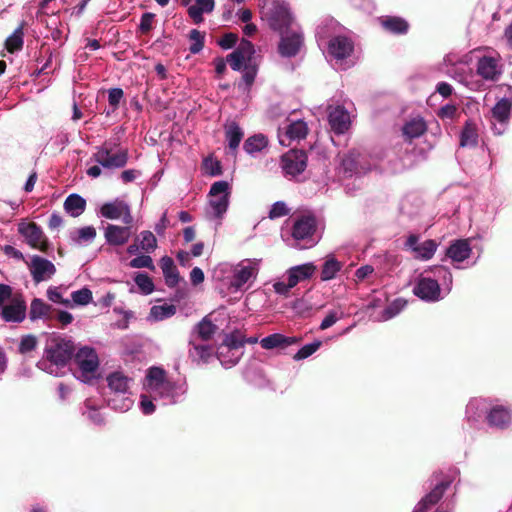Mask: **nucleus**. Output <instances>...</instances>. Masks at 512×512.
<instances>
[{
    "label": "nucleus",
    "mask_w": 512,
    "mask_h": 512,
    "mask_svg": "<svg viewBox=\"0 0 512 512\" xmlns=\"http://www.w3.org/2000/svg\"><path fill=\"white\" fill-rule=\"evenodd\" d=\"M461 62L460 57L455 54H448L444 57V63L454 67L448 69L447 73L471 91H482L491 87L501 80L505 72L504 60L494 50H488L476 57L475 74L463 69L459 70L456 65Z\"/></svg>",
    "instance_id": "f257e3e1"
},
{
    "label": "nucleus",
    "mask_w": 512,
    "mask_h": 512,
    "mask_svg": "<svg viewBox=\"0 0 512 512\" xmlns=\"http://www.w3.org/2000/svg\"><path fill=\"white\" fill-rule=\"evenodd\" d=\"M144 392L140 397V409L150 415L155 411V403L173 405L181 402L187 393L184 380H173L161 367H150L143 382Z\"/></svg>",
    "instance_id": "f03ea898"
},
{
    "label": "nucleus",
    "mask_w": 512,
    "mask_h": 512,
    "mask_svg": "<svg viewBox=\"0 0 512 512\" xmlns=\"http://www.w3.org/2000/svg\"><path fill=\"white\" fill-rule=\"evenodd\" d=\"M452 283L453 277L449 268L433 266L417 277L413 294L428 303L438 302L450 293Z\"/></svg>",
    "instance_id": "7ed1b4c3"
},
{
    "label": "nucleus",
    "mask_w": 512,
    "mask_h": 512,
    "mask_svg": "<svg viewBox=\"0 0 512 512\" xmlns=\"http://www.w3.org/2000/svg\"><path fill=\"white\" fill-rule=\"evenodd\" d=\"M259 262L257 259H244L237 264L220 263L213 271V278L232 292L244 291L257 278Z\"/></svg>",
    "instance_id": "20e7f679"
},
{
    "label": "nucleus",
    "mask_w": 512,
    "mask_h": 512,
    "mask_svg": "<svg viewBox=\"0 0 512 512\" xmlns=\"http://www.w3.org/2000/svg\"><path fill=\"white\" fill-rule=\"evenodd\" d=\"M74 350L71 340L51 335L47 338L43 357L38 361L37 367L50 375L61 377L66 372Z\"/></svg>",
    "instance_id": "39448f33"
},
{
    "label": "nucleus",
    "mask_w": 512,
    "mask_h": 512,
    "mask_svg": "<svg viewBox=\"0 0 512 512\" xmlns=\"http://www.w3.org/2000/svg\"><path fill=\"white\" fill-rule=\"evenodd\" d=\"M324 54L327 60L336 68L345 70L352 64L348 59L354 51V42L345 34L334 37L324 46Z\"/></svg>",
    "instance_id": "423d86ee"
},
{
    "label": "nucleus",
    "mask_w": 512,
    "mask_h": 512,
    "mask_svg": "<svg viewBox=\"0 0 512 512\" xmlns=\"http://www.w3.org/2000/svg\"><path fill=\"white\" fill-rule=\"evenodd\" d=\"M231 187L227 181L221 180L212 184L208 194L206 217L218 223L226 214L230 203Z\"/></svg>",
    "instance_id": "0eeeda50"
},
{
    "label": "nucleus",
    "mask_w": 512,
    "mask_h": 512,
    "mask_svg": "<svg viewBox=\"0 0 512 512\" xmlns=\"http://www.w3.org/2000/svg\"><path fill=\"white\" fill-rule=\"evenodd\" d=\"M112 150V145L105 142L103 145L96 147V151L93 153L91 160L108 170L124 167L128 162L127 150L119 149L115 153H113Z\"/></svg>",
    "instance_id": "6e6552de"
},
{
    "label": "nucleus",
    "mask_w": 512,
    "mask_h": 512,
    "mask_svg": "<svg viewBox=\"0 0 512 512\" xmlns=\"http://www.w3.org/2000/svg\"><path fill=\"white\" fill-rule=\"evenodd\" d=\"M316 229V220L313 216H302L298 218L292 230L293 239L296 241L295 247L307 249L313 247L317 240L314 238Z\"/></svg>",
    "instance_id": "1a4fd4ad"
},
{
    "label": "nucleus",
    "mask_w": 512,
    "mask_h": 512,
    "mask_svg": "<svg viewBox=\"0 0 512 512\" xmlns=\"http://www.w3.org/2000/svg\"><path fill=\"white\" fill-rule=\"evenodd\" d=\"M371 169V165L366 162V156L359 151L351 150L345 154L338 167V173L345 178L359 176Z\"/></svg>",
    "instance_id": "9d476101"
},
{
    "label": "nucleus",
    "mask_w": 512,
    "mask_h": 512,
    "mask_svg": "<svg viewBox=\"0 0 512 512\" xmlns=\"http://www.w3.org/2000/svg\"><path fill=\"white\" fill-rule=\"evenodd\" d=\"M244 344L245 341L235 335L226 337L217 353V358L224 368H231L239 362Z\"/></svg>",
    "instance_id": "9b49d317"
},
{
    "label": "nucleus",
    "mask_w": 512,
    "mask_h": 512,
    "mask_svg": "<svg viewBox=\"0 0 512 512\" xmlns=\"http://www.w3.org/2000/svg\"><path fill=\"white\" fill-rule=\"evenodd\" d=\"M512 100L501 98L491 109V124L495 134L501 135L507 129L510 122Z\"/></svg>",
    "instance_id": "f8f14e48"
},
{
    "label": "nucleus",
    "mask_w": 512,
    "mask_h": 512,
    "mask_svg": "<svg viewBox=\"0 0 512 512\" xmlns=\"http://www.w3.org/2000/svg\"><path fill=\"white\" fill-rule=\"evenodd\" d=\"M18 232L25 238L30 247L42 252L48 250V240L42 229L36 223L22 221L18 224Z\"/></svg>",
    "instance_id": "ddd939ff"
},
{
    "label": "nucleus",
    "mask_w": 512,
    "mask_h": 512,
    "mask_svg": "<svg viewBox=\"0 0 512 512\" xmlns=\"http://www.w3.org/2000/svg\"><path fill=\"white\" fill-rule=\"evenodd\" d=\"M26 316L27 306L21 294H15L13 299L0 308V317L7 323H21Z\"/></svg>",
    "instance_id": "4468645a"
},
{
    "label": "nucleus",
    "mask_w": 512,
    "mask_h": 512,
    "mask_svg": "<svg viewBox=\"0 0 512 512\" xmlns=\"http://www.w3.org/2000/svg\"><path fill=\"white\" fill-rule=\"evenodd\" d=\"M32 279L35 283L50 280L56 273L55 265L48 259L33 255L26 262Z\"/></svg>",
    "instance_id": "2eb2a0df"
},
{
    "label": "nucleus",
    "mask_w": 512,
    "mask_h": 512,
    "mask_svg": "<svg viewBox=\"0 0 512 512\" xmlns=\"http://www.w3.org/2000/svg\"><path fill=\"white\" fill-rule=\"evenodd\" d=\"M99 215L110 220L121 219L125 225H130L133 222L130 206L120 199L104 203L100 207Z\"/></svg>",
    "instance_id": "dca6fc26"
},
{
    "label": "nucleus",
    "mask_w": 512,
    "mask_h": 512,
    "mask_svg": "<svg viewBox=\"0 0 512 512\" xmlns=\"http://www.w3.org/2000/svg\"><path fill=\"white\" fill-rule=\"evenodd\" d=\"M75 362L80 369L83 381L90 379L99 365L98 356L90 347L80 348L75 354Z\"/></svg>",
    "instance_id": "f3484780"
},
{
    "label": "nucleus",
    "mask_w": 512,
    "mask_h": 512,
    "mask_svg": "<svg viewBox=\"0 0 512 512\" xmlns=\"http://www.w3.org/2000/svg\"><path fill=\"white\" fill-rule=\"evenodd\" d=\"M405 247L411 250L416 259L427 261L434 256L438 248V244L432 239L419 242V237L415 234H411L406 239Z\"/></svg>",
    "instance_id": "a211bd4d"
},
{
    "label": "nucleus",
    "mask_w": 512,
    "mask_h": 512,
    "mask_svg": "<svg viewBox=\"0 0 512 512\" xmlns=\"http://www.w3.org/2000/svg\"><path fill=\"white\" fill-rule=\"evenodd\" d=\"M254 54V45L242 39L238 47L227 56V61L234 71H240L245 63H252Z\"/></svg>",
    "instance_id": "6ab92c4d"
},
{
    "label": "nucleus",
    "mask_w": 512,
    "mask_h": 512,
    "mask_svg": "<svg viewBox=\"0 0 512 512\" xmlns=\"http://www.w3.org/2000/svg\"><path fill=\"white\" fill-rule=\"evenodd\" d=\"M281 162L284 173L295 177L305 170L307 156L303 151L291 150L282 156Z\"/></svg>",
    "instance_id": "aec40b11"
},
{
    "label": "nucleus",
    "mask_w": 512,
    "mask_h": 512,
    "mask_svg": "<svg viewBox=\"0 0 512 512\" xmlns=\"http://www.w3.org/2000/svg\"><path fill=\"white\" fill-rule=\"evenodd\" d=\"M512 422L511 410L500 404L498 400H494L491 403L490 411L487 415V423L491 427L505 429Z\"/></svg>",
    "instance_id": "412c9836"
},
{
    "label": "nucleus",
    "mask_w": 512,
    "mask_h": 512,
    "mask_svg": "<svg viewBox=\"0 0 512 512\" xmlns=\"http://www.w3.org/2000/svg\"><path fill=\"white\" fill-rule=\"evenodd\" d=\"M345 31L344 27L341 26L334 19H326L322 21L316 28L315 37L318 43V46L324 50V46L327 45V42H330L334 37H338Z\"/></svg>",
    "instance_id": "4be33fe9"
},
{
    "label": "nucleus",
    "mask_w": 512,
    "mask_h": 512,
    "mask_svg": "<svg viewBox=\"0 0 512 512\" xmlns=\"http://www.w3.org/2000/svg\"><path fill=\"white\" fill-rule=\"evenodd\" d=\"M492 401L493 399L489 398H472L466 406L467 420L473 424L480 422L484 417L487 420Z\"/></svg>",
    "instance_id": "5701e85b"
},
{
    "label": "nucleus",
    "mask_w": 512,
    "mask_h": 512,
    "mask_svg": "<svg viewBox=\"0 0 512 512\" xmlns=\"http://www.w3.org/2000/svg\"><path fill=\"white\" fill-rule=\"evenodd\" d=\"M284 133L279 129L278 138L283 146H288L290 141H299L304 139L308 133L307 123L303 120H293L285 128Z\"/></svg>",
    "instance_id": "b1692460"
},
{
    "label": "nucleus",
    "mask_w": 512,
    "mask_h": 512,
    "mask_svg": "<svg viewBox=\"0 0 512 512\" xmlns=\"http://www.w3.org/2000/svg\"><path fill=\"white\" fill-rule=\"evenodd\" d=\"M317 271V266L313 262L290 267L286 271V277L289 279L290 287H295L298 283L311 279Z\"/></svg>",
    "instance_id": "393cba45"
},
{
    "label": "nucleus",
    "mask_w": 512,
    "mask_h": 512,
    "mask_svg": "<svg viewBox=\"0 0 512 512\" xmlns=\"http://www.w3.org/2000/svg\"><path fill=\"white\" fill-rule=\"evenodd\" d=\"M131 236L129 225L119 226L108 224L104 229V238L108 245L123 246L126 244Z\"/></svg>",
    "instance_id": "a878e982"
},
{
    "label": "nucleus",
    "mask_w": 512,
    "mask_h": 512,
    "mask_svg": "<svg viewBox=\"0 0 512 512\" xmlns=\"http://www.w3.org/2000/svg\"><path fill=\"white\" fill-rule=\"evenodd\" d=\"M303 36L300 32H287L281 37L279 52L284 57L295 56L302 46Z\"/></svg>",
    "instance_id": "bb28decb"
},
{
    "label": "nucleus",
    "mask_w": 512,
    "mask_h": 512,
    "mask_svg": "<svg viewBox=\"0 0 512 512\" xmlns=\"http://www.w3.org/2000/svg\"><path fill=\"white\" fill-rule=\"evenodd\" d=\"M328 120L331 129L337 134L345 133L351 123L348 111L342 106L332 108L329 112Z\"/></svg>",
    "instance_id": "cd10ccee"
},
{
    "label": "nucleus",
    "mask_w": 512,
    "mask_h": 512,
    "mask_svg": "<svg viewBox=\"0 0 512 512\" xmlns=\"http://www.w3.org/2000/svg\"><path fill=\"white\" fill-rule=\"evenodd\" d=\"M449 484L450 483L448 481H441L436 484L434 489L418 502L413 512H425L432 505L436 504L442 498Z\"/></svg>",
    "instance_id": "c85d7f7f"
},
{
    "label": "nucleus",
    "mask_w": 512,
    "mask_h": 512,
    "mask_svg": "<svg viewBox=\"0 0 512 512\" xmlns=\"http://www.w3.org/2000/svg\"><path fill=\"white\" fill-rule=\"evenodd\" d=\"M472 252L468 239L456 240L447 249V256L454 263H461L470 257Z\"/></svg>",
    "instance_id": "c756f323"
},
{
    "label": "nucleus",
    "mask_w": 512,
    "mask_h": 512,
    "mask_svg": "<svg viewBox=\"0 0 512 512\" xmlns=\"http://www.w3.org/2000/svg\"><path fill=\"white\" fill-rule=\"evenodd\" d=\"M225 138L228 143V149L230 153L235 156L239 148L240 142L244 137V131L235 122L231 121L225 124Z\"/></svg>",
    "instance_id": "7c9ffc66"
},
{
    "label": "nucleus",
    "mask_w": 512,
    "mask_h": 512,
    "mask_svg": "<svg viewBox=\"0 0 512 512\" xmlns=\"http://www.w3.org/2000/svg\"><path fill=\"white\" fill-rule=\"evenodd\" d=\"M108 387L113 394H131L130 387L132 379L122 372H114L107 377Z\"/></svg>",
    "instance_id": "2f4dec72"
},
{
    "label": "nucleus",
    "mask_w": 512,
    "mask_h": 512,
    "mask_svg": "<svg viewBox=\"0 0 512 512\" xmlns=\"http://www.w3.org/2000/svg\"><path fill=\"white\" fill-rule=\"evenodd\" d=\"M299 341L300 338L298 337H290L280 333H275L261 339L260 344L262 348L271 350L278 347H288L297 344Z\"/></svg>",
    "instance_id": "473e14b6"
},
{
    "label": "nucleus",
    "mask_w": 512,
    "mask_h": 512,
    "mask_svg": "<svg viewBox=\"0 0 512 512\" xmlns=\"http://www.w3.org/2000/svg\"><path fill=\"white\" fill-rule=\"evenodd\" d=\"M426 130L427 124L420 116L410 118L402 127L403 136L409 140L419 138Z\"/></svg>",
    "instance_id": "72a5a7b5"
},
{
    "label": "nucleus",
    "mask_w": 512,
    "mask_h": 512,
    "mask_svg": "<svg viewBox=\"0 0 512 512\" xmlns=\"http://www.w3.org/2000/svg\"><path fill=\"white\" fill-rule=\"evenodd\" d=\"M216 331V325L208 317H204L193 329L190 340L209 341Z\"/></svg>",
    "instance_id": "f704fd0d"
},
{
    "label": "nucleus",
    "mask_w": 512,
    "mask_h": 512,
    "mask_svg": "<svg viewBox=\"0 0 512 512\" xmlns=\"http://www.w3.org/2000/svg\"><path fill=\"white\" fill-rule=\"evenodd\" d=\"M203 341L190 340L189 354L193 361L197 363H207L213 355V348Z\"/></svg>",
    "instance_id": "c9c22d12"
},
{
    "label": "nucleus",
    "mask_w": 512,
    "mask_h": 512,
    "mask_svg": "<svg viewBox=\"0 0 512 512\" xmlns=\"http://www.w3.org/2000/svg\"><path fill=\"white\" fill-rule=\"evenodd\" d=\"M267 147L268 139L261 133L248 137L243 144L244 151L252 157H256L263 150L267 149Z\"/></svg>",
    "instance_id": "e433bc0d"
},
{
    "label": "nucleus",
    "mask_w": 512,
    "mask_h": 512,
    "mask_svg": "<svg viewBox=\"0 0 512 512\" xmlns=\"http://www.w3.org/2000/svg\"><path fill=\"white\" fill-rule=\"evenodd\" d=\"M384 30L392 34H406L409 29L408 22L398 16H384L380 19Z\"/></svg>",
    "instance_id": "4c0bfd02"
},
{
    "label": "nucleus",
    "mask_w": 512,
    "mask_h": 512,
    "mask_svg": "<svg viewBox=\"0 0 512 512\" xmlns=\"http://www.w3.org/2000/svg\"><path fill=\"white\" fill-rule=\"evenodd\" d=\"M407 305V301L403 298H396L388 304L380 313L374 316L375 321L385 322L401 313Z\"/></svg>",
    "instance_id": "58836bf2"
},
{
    "label": "nucleus",
    "mask_w": 512,
    "mask_h": 512,
    "mask_svg": "<svg viewBox=\"0 0 512 512\" xmlns=\"http://www.w3.org/2000/svg\"><path fill=\"white\" fill-rule=\"evenodd\" d=\"M214 7V0H196L195 3L188 8V14L196 24H199L203 21V14L212 12Z\"/></svg>",
    "instance_id": "ea45409f"
},
{
    "label": "nucleus",
    "mask_w": 512,
    "mask_h": 512,
    "mask_svg": "<svg viewBox=\"0 0 512 512\" xmlns=\"http://www.w3.org/2000/svg\"><path fill=\"white\" fill-rule=\"evenodd\" d=\"M86 207V200L78 194H70L64 201L65 211L72 217L80 216Z\"/></svg>",
    "instance_id": "a19ab883"
},
{
    "label": "nucleus",
    "mask_w": 512,
    "mask_h": 512,
    "mask_svg": "<svg viewBox=\"0 0 512 512\" xmlns=\"http://www.w3.org/2000/svg\"><path fill=\"white\" fill-rule=\"evenodd\" d=\"M291 15L285 7L277 8L269 19L272 29L282 31L287 28L291 23Z\"/></svg>",
    "instance_id": "79ce46f5"
},
{
    "label": "nucleus",
    "mask_w": 512,
    "mask_h": 512,
    "mask_svg": "<svg viewBox=\"0 0 512 512\" xmlns=\"http://www.w3.org/2000/svg\"><path fill=\"white\" fill-rule=\"evenodd\" d=\"M342 269V263L335 256L328 255L322 265L320 277L322 281H329L336 277L337 273Z\"/></svg>",
    "instance_id": "37998d69"
},
{
    "label": "nucleus",
    "mask_w": 512,
    "mask_h": 512,
    "mask_svg": "<svg viewBox=\"0 0 512 512\" xmlns=\"http://www.w3.org/2000/svg\"><path fill=\"white\" fill-rule=\"evenodd\" d=\"M160 266L163 271L166 284L170 287L177 285L179 281V275L172 258L168 256L162 257L160 260Z\"/></svg>",
    "instance_id": "c03bdc74"
},
{
    "label": "nucleus",
    "mask_w": 512,
    "mask_h": 512,
    "mask_svg": "<svg viewBox=\"0 0 512 512\" xmlns=\"http://www.w3.org/2000/svg\"><path fill=\"white\" fill-rule=\"evenodd\" d=\"M51 310L52 307L42 299L34 298L30 304L29 318L31 321L46 319L49 317Z\"/></svg>",
    "instance_id": "a18cd8bd"
},
{
    "label": "nucleus",
    "mask_w": 512,
    "mask_h": 512,
    "mask_svg": "<svg viewBox=\"0 0 512 512\" xmlns=\"http://www.w3.org/2000/svg\"><path fill=\"white\" fill-rule=\"evenodd\" d=\"M96 237V229L93 226L78 228L70 233L71 240L76 244L91 243Z\"/></svg>",
    "instance_id": "49530a36"
},
{
    "label": "nucleus",
    "mask_w": 512,
    "mask_h": 512,
    "mask_svg": "<svg viewBox=\"0 0 512 512\" xmlns=\"http://www.w3.org/2000/svg\"><path fill=\"white\" fill-rule=\"evenodd\" d=\"M134 404V400L131 397V394H113V396L108 400V405L119 412H126L131 409Z\"/></svg>",
    "instance_id": "de8ad7c7"
},
{
    "label": "nucleus",
    "mask_w": 512,
    "mask_h": 512,
    "mask_svg": "<svg viewBox=\"0 0 512 512\" xmlns=\"http://www.w3.org/2000/svg\"><path fill=\"white\" fill-rule=\"evenodd\" d=\"M478 133L475 124L467 122L461 132L460 144L462 147H472L477 144Z\"/></svg>",
    "instance_id": "09e8293b"
},
{
    "label": "nucleus",
    "mask_w": 512,
    "mask_h": 512,
    "mask_svg": "<svg viewBox=\"0 0 512 512\" xmlns=\"http://www.w3.org/2000/svg\"><path fill=\"white\" fill-rule=\"evenodd\" d=\"M23 26L20 25L14 32L6 39L5 47L10 53L19 51L23 47Z\"/></svg>",
    "instance_id": "8fccbe9b"
},
{
    "label": "nucleus",
    "mask_w": 512,
    "mask_h": 512,
    "mask_svg": "<svg viewBox=\"0 0 512 512\" xmlns=\"http://www.w3.org/2000/svg\"><path fill=\"white\" fill-rule=\"evenodd\" d=\"M176 313V307L171 304L155 305L150 309V318L155 321H161L173 316Z\"/></svg>",
    "instance_id": "3c124183"
},
{
    "label": "nucleus",
    "mask_w": 512,
    "mask_h": 512,
    "mask_svg": "<svg viewBox=\"0 0 512 512\" xmlns=\"http://www.w3.org/2000/svg\"><path fill=\"white\" fill-rule=\"evenodd\" d=\"M93 299L92 292L90 289L83 287L77 291L71 293V304L72 308L75 306L88 305Z\"/></svg>",
    "instance_id": "603ef678"
},
{
    "label": "nucleus",
    "mask_w": 512,
    "mask_h": 512,
    "mask_svg": "<svg viewBox=\"0 0 512 512\" xmlns=\"http://www.w3.org/2000/svg\"><path fill=\"white\" fill-rule=\"evenodd\" d=\"M82 414L86 416L93 424L102 425L104 424V417L100 411L93 406L91 400H86Z\"/></svg>",
    "instance_id": "864d4df0"
},
{
    "label": "nucleus",
    "mask_w": 512,
    "mask_h": 512,
    "mask_svg": "<svg viewBox=\"0 0 512 512\" xmlns=\"http://www.w3.org/2000/svg\"><path fill=\"white\" fill-rule=\"evenodd\" d=\"M141 250L151 253L157 247V239L151 231H142L138 237Z\"/></svg>",
    "instance_id": "5fc2aeb1"
},
{
    "label": "nucleus",
    "mask_w": 512,
    "mask_h": 512,
    "mask_svg": "<svg viewBox=\"0 0 512 512\" xmlns=\"http://www.w3.org/2000/svg\"><path fill=\"white\" fill-rule=\"evenodd\" d=\"M321 345L322 342L320 340H315L312 343L306 344L298 350V352L293 356V359L295 361L304 360L314 354L321 347Z\"/></svg>",
    "instance_id": "6e6d98bb"
},
{
    "label": "nucleus",
    "mask_w": 512,
    "mask_h": 512,
    "mask_svg": "<svg viewBox=\"0 0 512 512\" xmlns=\"http://www.w3.org/2000/svg\"><path fill=\"white\" fill-rule=\"evenodd\" d=\"M134 280H135L136 285L138 286V288L140 289V291L143 294L149 295L153 292L154 284H153L151 278L147 274L138 273L135 276Z\"/></svg>",
    "instance_id": "4d7b16f0"
},
{
    "label": "nucleus",
    "mask_w": 512,
    "mask_h": 512,
    "mask_svg": "<svg viewBox=\"0 0 512 512\" xmlns=\"http://www.w3.org/2000/svg\"><path fill=\"white\" fill-rule=\"evenodd\" d=\"M189 38L191 41L190 52L192 54L199 53L204 47V34L199 30L193 29L190 31Z\"/></svg>",
    "instance_id": "13d9d810"
},
{
    "label": "nucleus",
    "mask_w": 512,
    "mask_h": 512,
    "mask_svg": "<svg viewBox=\"0 0 512 512\" xmlns=\"http://www.w3.org/2000/svg\"><path fill=\"white\" fill-rule=\"evenodd\" d=\"M123 96H124V93L121 88H112L108 91V101H109V105L112 107V109L106 111L107 116H109L112 112H114L118 108L121 100L123 99Z\"/></svg>",
    "instance_id": "bf43d9fd"
},
{
    "label": "nucleus",
    "mask_w": 512,
    "mask_h": 512,
    "mask_svg": "<svg viewBox=\"0 0 512 512\" xmlns=\"http://www.w3.org/2000/svg\"><path fill=\"white\" fill-rule=\"evenodd\" d=\"M345 314L341 310H330L320 324L321 330H326L333 326L338 320L344 318Z\"/></svg>",
    "instance_id": "052dcab7"
},
{
    "label": "nucleus",
    "mask_w": 512,
    "mask_h": 512,
    "mask_svg": "<svg viewBox=\"0 0 512 512\" xmlns=\"http://www.w3.org/2000/svg\"><path fill=\"white\" fill-rule=\"evenodd\" d=\"M46 295H47V298L51 302L58 303V304L66 306V307L72 308L71 301L69 299H64L62 297V294L58 287H53V286L49 287L47 289Z\"/></svg>",
    "instance_id": "680f3d73"
},
{
    "label": "nucleus",
    "mask_w": 512,
    "mask_h": 512,
    "mask_svg": "<svg viewBox=\"0 0 512 512\" xmlns=\"http://www.w3.org/2000/svg\"><path fill=\"white\" fill-rule=\"evenodd\" d=\"M37 346V338L34 335L23 336L20 340L18 350L21 354L33 351Z\"/></svg>",
    "instance_id": "e2e57ef3"
},
{
    "label": "nucleus",
    "mask_w": 512,
    "mask_h": 512,
    "mask_svg": "<svg viewBox=\"0 0 512 512\" xmlns=\"http://www.w3.org/2000/svg\"><path fill=\"white\" fill-rule=\"evenodd\" d=\"M203 169L210 176H218L222 173L221 164L212 157L205 158L203 161Z\"/></svg>",
    "instance_id": "0e129e2a"
},
{
    "label": "nucleus",
    "mask_w": 512,
    "mask_h": 512,
    "mask_svg": "<svg viewBox=\"0 0 512 512\" xmlns=\"http://www.w3.org/2000/svg\"><path fill=\"white\" fill-rule=\"evenodd\" d=\"M131 268H148L153 270L154 264L153 260L149 255H140L132 259L129 263Z\"/></svg>",
    "instance_id": "69168bd1"
},
{
    "label": "nucleus",
    "mask_w": 512,
    "mask_h": 512,
    "mask_svg": "<svg viewBox=\"0 0 512 512\" xmlns=\"http://www.w3.org/2000/svg\"><path fill=\"white\" fill-rule=\"evenodd\" d=\"M289 213V208L287 207L286 203L283 201H277L275 202L269 211V218L270 219H276L283 216H286Z\"/></svg>",
    "instance_id": "338daca9"
},
{
    "label": "nucleus",
    "mask_w": 512,
    "mask_h": 512,
    "mask_svg": "<svg viewBox=\"0 0 512 512\" xmlns=\"http://www.w3.org/2000/svg\"><path fill=\"white\" fill-rule=\"evenodd\" d=\"M457 113L458 108L456 105L446 104L439 109L437 115L442 120H453L457 116Z\"/></svg>",
    "instance_id": "774afa93"
}]
</instances>
